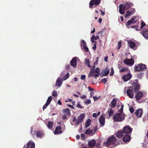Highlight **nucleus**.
<instances>
[{"label":"nucleus","instance_id":"nucleus-32","mask_svg":"<svg viewBox=\"0 0 148 148\" xmlns=\"http://www.w3.org/2000/svg\"><path fill=\"white\" fill-rule=\"evenodd\" d=\"M108 112L109 116H111L114 114V110L111 108H109L108 110Z\"/></svg>","mask_w":148,"mask_h":148},{"label":"nucleus","instance_id":"nucleus-9","mask_svg":"<svg viewBox=\"0 0 148 148\" xmlns=\"http://www.w3.org/2000/svg\"><path fill=\"white\" fill-rule=\"evenodd\" d=\"M100 0H91L89 3V7L92 8L93 5H98L100 3Z\"/></svg>","mask_w":148,"mask_h":148},{"label":"nucleus","instance_id":"nucleus-62","mask_svg":"<svg viewBox=\"0 0 148 148\" xmlns=\"http://www.w3.org/2000/svg\"><path fill=\"white\" fill-rule=\"evenodd\" d=\"M100 11L101 13V15L103 16L105 14V12H103L101 10H100Z\"/></svg>","mask_w":148,"mask_h":148},{"label":"nucleus","instance_id":"nucleus-54","mask_svg":"<svg viewBox=\"0 0 148 148\" xmlns=\"http://www.w3.org/2000/svg\"><path fill=\"white\" fill-rule=\"evenodd\" d=\"M96 44H97L96 42H95V43L94 44V45L93 47H92V49L94 50H95L96 49Z\"/></svg>","mask_w":148,"mask_h":148},{"label":"nucleus","instance_id":"nucleus-37","mask_svg":"<svg viewBox=\"0 0 148 148\" xmlns=\"http://www.w3.org/2000/svg\"><path fill=\"white\" fill-rule=\"evenodd\" d=\"M53 125V123L52 122L49 121L48 124L47 125V126L49 129H51Z\"/></svg>","mask_w":148,"mask_h":148},{"label":"nucleus","instance_id":"nucleus-16","mask_svg":"<svg viewBox=\"0 0 148 148\" xmlns=\"http://www.w3.org/2000/svg\"><path fill=\"white\" fill-rule=\"evenodd\" d=\"M85 115L84 113L80 115V116L77 118L76 124H78L82 121L83 120L84 118Z\"/></svg>","mask_w":148,"mask_h":148},{"label":"nucleus","instance_id":"nucleus-23","mask_svg":"<svg viewBox=\"0 0 148 148\" xmlns=\"http://www.w3.org/2000/svg\"><path fill=\"white\" fill-rule=\"evenodd\" d=\"M128 44L131 48L135 49V43L132 41H129L128 42Z\"/></svg>","mask_w":148,"mask_h":148},{"label":"nucleus","instance_id":"nucleus-15","mask_svg":"<svg viewBox=\"0 0 148 148\" xmlns=\"http://www.w3.org/2000/svg\"><path fill=\"white\" fill-rule=\"evenodd\" d=\"M99 122L102 126H103L105 124V119L104 117V115L102 114L100 117Z\"/></svg>","mask_w":148,"mask_h":148},{"label":"nucleus","instance_id":"nucleus-44","mask_svg":"<svg viewBox=\"0 0 148 148\" xmlns=\"http://www.w3.org/2000/svg\"><path fill=\"white\" fill-rule=\"evenodd\" d=\"M82 47L84 49L85 51L87 52L88 51V49L86 45L85 46H83V47Z\"/></svg>","mask_w":148,"mask_h":148},{"label":"nucleus","instance_id":"nucleus-17","mask_svg":"<svg viewBox=\"0 0 148 148\" xmlns=\"http://www.w3.org/2000/svg\"><path fill=\"white\" fill-rule=\"evenodd\" d=\"M77 59H78L77 57L73 58L71 61V65L73 67H75L76 66Z\"/></svg>","mask_w":148,"mask_h":148},{"label":"nucleus","instance_id":"nucleus-26","mask_svg":"<svg viewBox=\"0 0 148 148\" xmlns=\"http://www.w3.org/2000/svg\"><path fill=\"white\" fill-rule=\"evenodd\" d=\"M143 93L141 92H138L136 95V100L140 99L143 96Z\"/></svg>","mask_w":148,"mask_h":148},{"label":"nucleus","instance_id":"nucleus-57","mask_svg":"<svg viewBox=\"0 0 148 148\" xmlns=\"http://www.w3.org/2000/svg\"><path fill=\"white\" fill-rule=\"evenodd\" d=\"M67 106L71 108H73V109L74 108V107L73 105H71L70 104H67Z\"/></svg>","mask_w":148,"mask_h":148},{"label":"nucleus","instance_id":"nucleus-27","mask_svg":"<svg viewBox=\"0 0 148 148\" xmlns=\"http://www.w3.org/2000/svg\"><path fill=\"white\" fill-rule=\"evenodd\" d=\"M133 86L134 90L135 92L139 90L140 88V85L139 84L137 83H134L133 84Z\"/></svg>","mask_w":148,"mask_h":148},{"label":"nucleus","instance_id":"nucleus-10","mask_svg":"<svg viewBox=\"0 0 148 148\" xmlns=\"http://www.w3.org/2000/svg\"><path fill=\"white\" fill-rule=\"evenodd\" d=\"M119 12L122 14H123L126 9L125 6L122 4H120L119 6Z\"/></svg>","mask_w":148,"mask_h":148},{"label":"nucleus","instance_id":"nucleus-28","mask_svg":"<svg viewBox=\"0 0 148 148\" xmlns=\"http://www.w3.org/2000/svg\"><path fill=\"white\" fill-rule=\"evenodd\" d=\"M124 5L126 9H128L133 6V4L131 2H127Z\"/></svg>","mask_w":148,"mask_h":148},{"label":"nucleus","instance_id":"nucleus-42","mask_svg":"<svg viewBox=\"0 0 148 148\" xmlns=\"http://www.w3.org/2000/svg\"><path fill=\"white\" fill-rule=\"evenodd\" d=\"M86 45V42L84 40H82L81 42V47H83V46H85Z\"/></svg>","mask_w":148,"mask_h":148},{"label":"nucleus","instance_id":"nucleus-50","mask_svg":"<svg viewBox=\"0 0 148 148\" xmlns=\"http://www.w3.org/2000/svg\"><path fill=\"white\" fill-rule=\"evenodd\" d=\"M100 98V96H98L97 97L96 96H93V98L95 101L97 100L98 99H99Z\"/></svg>","mask_w":148,"mask_h":148},{"label":"nucleus","instance_id":"nucleus-39","mask_svg":"<svg viewBox=\"0 0 148 148\" xmlns=\"http://www.w3.org/2000/svg\"><path fill=\"white\" fill-rule=\"evenodd\" d=\"M77 120V119L75 117H74L73 118V122L71 123V124L72 125H74L76 124V123Z\"/></svg>","mask_w":148,"mask_h":148},{"label":"nucleus","instance_id":"nucleus-5","mask_svg":"<svg viewBox=\"0 0 148 148\" xmlns=\"http://www.w3.org/2000/svg\"><path fill=\"white\" fill-rule=\"evenodd\" d=\"M31 132L33 136L36 135V137L38 138H41L44 134L42 132H36L35 131H33L32 129L31 130Z\"/></svg>","mask_w":148,"mask_h":148},{"label":"nucleus","instance_id":"nucleus-29","mask_svg":"<svg viewBox=\"0 0 148 148\" xmlns=\"http://www.w3.org/2000/svg\"><path fill=\"white\" fill-rule=\"evenodd\" d=\"M88 144L89 146H94L96 144L95 141V140H90L88 142Z\"/></svg>","mask_w":148,"mask_h":148},{"label":"nucleus","instance_id":"nucleus-14","mask_svg":"<svg viewBox=\"0 0 148 148\" xmlns=\"http://www.w3.org/2000/svg\"><path fill=\"white\" fill-rule=\"evenodd\" d=\"M52 100V97L50 96L49 97L47 100V101L43 107V109H45L49 105Z\"/></svg>","mask_w":148,"mask_h":148},{"label":"nucleus","instance_id":"nucleus-11","mask_svg":"<svg viewBox=\"0 0 148 148\" xmlns=\"http://www.w3.org/2000/svg\"><path fill=\"white\" fill-rule=\"evenodd\" d=\"M132 77V75L128 73L123 75L122 79L125 82L129 80Z\"/></svg>","mask_w":148,"mask_h":148},{"label":"nucleus","instance_id":"nucleus-22","mask_svg":"<svg viewBox=\"0 0 148 148\" xmlns=\"http://www.w3.org/2000/svg\"><path fill=\"white\" fill-rule=\"evenodd\" d=\"M95 72L94 70L93 69H91L90 70V71L88 74V77L90 78L92 76H93L95 77V78H96L97 77H96L95 76Z\"/></svg>","mask_w":148,"mask_h":148},{"label":"nucleus","instance_id":"nucleus-33","mask_svg":"<svg viewBox=\"0 0 148 148\" xmlns=\"http://www.w3.org/2000/svg\"><path fill=\"white\" fill-rule=\"evenodd\" d=\"M123 134V132L122 131H121L118 132L116 133V136L119 138H121L122 137Z\"/></svg>","mask_w":148,"mask_h":148},{"label":"nucleus","instance_id":"nucleus-25","mask_svg":"<svg viewBox=\"0 0 148 148\" xmlns=\"http://www.w3.org/2000/svg\"><path fill=\"white\" fill-rule=\"evenodd\" d=\"M116 103V99H113L111 103L110 104V106L111 108H114Z\"/></svg>","mask_w":148,"mask_h":148},{"label":"nucleus","instance_id":"nucleus-49","mask_svg":"<svg viewBox=\"0 0 148 148\" xmlns=\"http://www.w3.org/2000/svg\"><path fill=\"white\" fill-rule=\"evenodd\" d=\"M101 81L104 84H106L107 82V79L106 78H103L102 80Z\"/></svg>","mask_w":148,"mask_h":148},{"label":"nucleus","instance_id":"nucleus-38","mask_svg":"<svg viewBox=\"0 0 148 148\" xmlns=\"http://www.w3.org/2000/svg\"><path fill=\"white\" fill-rule=\"evenodd\" d=\"M92 130H91L90 129H88L86 131L85 133L86 134H92Z\"/></svg>","mask_w":148,"mask_h":148},{"label":"nucleus","instance_id":"nucleus-19","mask_svg":"<svg viewBox=\"0 0 148 148\" xmlns=\"http://www.w3.org/2000/svg\"><path fill=\"white\" fill-rule=\"evenodd\" d=\"M123 131L125 133L128 134L132 131L131 128L128 125H127L123 128Z\"/></svg>","mask_w":148,"mask_h":148},{"label":"nucleus","instance_id":"nucleus-1","mask_svg":"<svg viewBox=\"0 0 148 148\" xmlns=\"http://www.w3.org/2000/svg\"><path fill=\"white\" fill-rule=\"evenodd\" d=\"M120 144V142H119L115 137L112 136L108 139L107 141L104 143V145L108 147H114Z\"/></svg>","mask_w":148,"mask_h":148},{"label":"nucleus","instance_id":"nucleus-45","mask_svg":"<svg viewBox=\"0 0 148 148\" xmlns=\"http://www.w3.org/2000/svg\"><path fill=\"white\" fill-rule=\"evenodd\" d=\"M141 26L140 27V29H142V28L144 26H145V23H144L143 22H141Z\"/></svg>","mask_w":148,"mask_h":148},{"label":"nucleus","instance_id":"nucleus-53","mask_svg":"<svg viewBox=\"0 0 148 148\" xmlns=\"http://www.w3.org/2000/svg\"><path fill=\"white\" fill-rule=\"evenodd\" d=\"M94 35L92 36L91 38V41L92 42V43H95V42L94 40Z\"/></svg>","mask_w":148,"mask_h":148},{"label":"nucleus","instance_id":"nucleus-6","mask_svg":"<svg viewBox=\"0 0 148 148\" xmlns=\"http://www.w3.org/2000/svg\"><path fill=\"white\" fill-rule=\"evenodd\" d=\"M124 63L127 65L132 66L133 65L134 63V60L132 58L130 59H126L124 60Z\"/></svg>","mask_w":148,"mask_h":148},{"label":"nucleus","instance_id":"nucleus-40","mask_svg":"<svg viewBox=\"0 0 148 148\" xmlns=\"http://www.w3.org/2000/svg\"><path fill=\"white\" fill-rule=\"evenodd\" d=\"M85 62L88 67H91L90 64L89 60L88 59H86L85 60Z\"/></svg>","mask_w":148,"mask_h":148},{"label":"nucleus","instance_id":"nucleus-18","mask_svg":"<svg viewBox=\"0 0 148 148\" xmlns=\"http://www.w3.org/2000/svg\"><path fill=\"white\" fill-rule=\"evenodd\" d=\"M109 70L108 68H106L103 69L101 72V75L103 76H106L108 75L109 73Z\"/></svg>","mask_w":148,"mask_h":148},{"label":"nucleus","instance_id":"nucleus-20","mask_svg":"<svg viewBox=\"0 0 148 148\" xmlns=\"http://www.w3.org/2000/svg\"><path fill=\"white\" fill-rule=\"evenodd\" d=\"M61 130L62 128L60 126L57 127L56 128L55 131L54 132V134H59L61 133L62 132Z\"/></svg>","mask_w":148,"mask_h":148},{"label":"nucleus","instance_id":"nucleus-56","mask_svg":"<svg viewBox=\"0 0 148 148\" xmlns=\"http://www.w3.org/2000/svg\"><path fill=\"white\" fill-rule=\"evenodd\" d=\"M82 99H85L86 98V95H83L80 97Z\"/></svg>","mask_w":148,"mask_h":148},{"label":"nucleus","instance_id":"nucleus-2","mask_svg":"<svg viewBox=\"0 0 148 148\" xmlns=\"http://www.w3.org/2000/svg\"><path fill=\"white\" fill-rule=\"evenodd\" d=\"M123 105L122 104L121 108L119 111V113L115 114L113 116V120L116 122H121L125 118V115L123 112Z\"/></svg>","mask_w":148,"mask_h":148},{"label":"nucleus","instance_id":"nucleus-30","mask_svg":"<svg viewBox=\"0 0 148 148\" xmlns=\"http://www.w3.org/2000/svg\"><path fill=\"white\" fill-rule=\"evenodd\" d=\"M135 18H133L131 20H129L126 23L127 26L131 24L132 23H135L136 21V20H135Z\"/></svg>","mask_w":148,"mask_h":148},{"label":"nucleus","instance_id":"nucleus-48","mask_svg":"<svg viewBox=\"0 0 148 148\" xmlns=\"http://www.w3.org/2000/svg\"><path fill=\"white\" fill-rule=\"evenodd\" d=\"M69 73H66L65 75V79H63V80H66V79H67L69 77Z\"/></svg>","mask_w":148,"mask_h":148},{"label":"nucleus","instance_id":"nucleus-7","mask_svg":"<svg viewBox=\"0 0 148 148\" xmlns=\"http://www.w3.org/2000/svg\"><path fill=\"white\" fill-rule=\"evenodd\" d=\"M142 34L146 39H148V26H145L143 29Z\"/></svg>","mask_w":148,"mask_h":148},{"label":"nucleus","instance_id":"nucleus-43","mask_svg":"<svg viewBox=\"0 0 148 148\" xmlns=\"http://www.w3.org/2000/svg\"><path fill=\"white\" fill-rule=\"evenodd\" d=\"M128 70V68L127 67H123L121 69L120 71L121 72H125L127 71Z\"/></svg>","mask_w":148,"mask_h":148},{"label":"nucleus","instance_id":"nucleus-8","mask_svg":"<svg viewBox=\"0 0 148 148\" xmlns=\"http://www.w3.org/2000/svg\"><path fill=\"white\" fill-rule=\"evenodd\" d=\"M135 10L134 8L132 9L131 10H128L126 12L125 17L127 18L132 16L135 13Z\"/></svg>","mask_w":148,"mask_h":148},{"label":"nucleus","instance_id":"nucleus-51","mask_svg":"<svg viewBox=\"0 0 148 148\" xmlns=\"http://www.w3.org/2000/svg\"><path fill=\"white\" fill-rule=\"evenodd\" d=\"M114 73V71L113 70V68L112 67L111 69V71L110 73V75L112 76V75H113V74Z\"/></svg>","mask_w":148,"mask_h":148},{"label":"nucleus","instance_id":"nucleus-47","mask_svg":"<svg viewBox=\"0 0 148 148\" xmlns=\"http://www.w3.org/2000/svg\"><path fill=\"white\" fill-rule=\"evenodd\" d=\"M77 108H81V109H82L84 107L83 106H82L81 105H80V104H77Z\"/></svg>","mask_w":148,"mask_h":148},{"label":"nucleus","instance_id":"nucleus-36","mask_svg":"<svg viewBox=\"0 0 148 148\" xmlns=\"http://www.w3.org/2000/svg\"><path fill=\"white\" fill-rule=\"evenodd\" d=\"M91 120L90 119H88L85 123V127L87 128L90 125Z\"/></svg>","mask_w":148,"mask_h":148},{"label":"nucleus","instance_id":"nucleus-59","mask_svg":"<svg viewBox=\"0 0 148 148\" xmlns=\"http://www.w3.org/2000/svg\"><path fill=\"white\" fill-rule=\"evenodd\" d=\"M97 116V114L96 113H94L92 114V116L93 117L95 118Z\"/></svg>","mask_w":148,"mask_h":148},{"label":"nucleus","instance_id":"nucleus-3","mask_svg":"<svg viewBox=\"0 0 148 148\" xmlns=\"http://www.w3.org/2000/svg\"><path fill=\"white\" fill-rule=\"evenodd\" d=\"M145 69V65L141 63L138 64L135 66L134 67V70L135 71H142Z\"/></svg>","mask_w":148,"mask_h":148},{"label":"nucleus","instance_id":"nucleus-31","mask_svg":"<svg viewBox=\"0 0 148 148\" xmlns=\"http://www.w3.org/2000/svg\"><path fill=\"white\" fill-rule=\"evenodd\" d=\"M95 73V76L96 77H98L100 74V70L98 68H97L95 71H94Z\"/></svg>","mask_w":148,"mask_h":148},{"label":"nucleus","instance_id":"nucleus-21","mask_svg":"<svg viewBox=\"0 0 148 148\" xmlns=\"http://www.w3.org/2000/svg\"><path fill=\"white\" fill-rule=\"evenodd\" d=\"M123 140L125 142H128L130 139V137L128 135H126L124 136L123 138Z\"/></svg>","mask_w":148,"mask_h":148},{"label":"nucleus","instance_id":"nucleus-63","mask_svg":"<svg viewBox=\"0 0 148 148\" xmlns=\"http://www.w3.org/2000/svg\"><path fill=\"white\" fill-rule=\"evenodd\" d=\"M58 103L59 105H61V104H62V103L60 101V100H59L58 101Z\"/></svg>","mask_w":148,"mask_h":148},{"label":"nucleus","instance_id":"nucleus-34","mask_svg":"<svg viewBox=\"0 0 148 148\" xmlns=\"http://www.w3.org/2000/svg\"><path fill=\"white\" fill-rule=\"evenodd\" d=\"M64 114L66 115H69L70 114V110L69 109H66L63 110Z\"/></svg>","mask_w":148,"mask_h":148},{"label":"nucleus","instance_id":"nucleus-4","mask_svg":"<svg viewBox=\"0 0 148 148\" xmlns=\"http://www.w3.org/2000/svg\"><path fill=\"white\" fill-rule=\"evenodd\" d=\"M126 93L127 96L130 98H132L134 97L133 88L132 87L127 88Z\"/></svg>","mask_w":148,"mask_h":148},{"label":"nucleus","instance_id":"nucleus-58","mask_svg":"<svg viewBox=\"0 0 148 148\" xmlns=\"http://www.w3.org/2000/svg\"><path fill=\"white\" fill-rule=\"evenodd\" d=\"M67 116L66 115L64 114L62 115V118L63 119H66Z\"/></svg>","mask_w":148,"mask_h":148},{"label":"nucleus","instance_id":"nucleus-64","mask_svg":"<svg viewBox=\"0 0 148 148\" xmlns=\"http://www.w3.org/2000/svg\"><path fill=\"white\" fill-rule=\"evenodd\" d=\"M81 136L82 138H84L85 136V135H84V134H81Z\"/></svg>","mask_w":148,"mask_h":148},{"label":"nucleus","instance_id":"nucleus-24","mask_svg":"<svg viewBox=\"0 0 148 148\" xmlns=\"http://www.w3.org/2000/svg\"><path fill=\"white\" fill-rule=\"evenodd\" d=\"M62 83V82L61 79H60L59 77H58L56 81V86H59L60 87Z\"/></svg>","mask_w":148,"mask_h":148},{"label":"nucleus","instance_id":"nucleus-35","mask_svg":"<svg viewBox=\"0 0 148 148\" xmlns=\"http://www.w3.org/2000/svg\"><path fill=\"white\" fill-rule=\"evenodd\" d=\"M88 89L89 91L90 92V97H92L94 94L93 91L95 90L93 88H91L90 86L88 87Z\"/></svg>","mask_w":148,"mask_h":148},{"label":"nucleus","instance_id":"nucleus-41","mask_svg":"<svg viewBox=\"0 0 148 148\" xmlns=\"http://www.w3.org/2000/svg\"><path fill=\"white\" fill-rule=\"evenodd\" d=\"M52 95L53 97H57L58 95L57 91L55 90H53L52 92Z\"/></svg>","mask_w":148,"mask_h":148},{"label":"nucleus","instance_id":"nucleus-60","mask_svg":"<svg viewBox=\"0 0 148 148\" xmlns=\"http://www.w3.org/2000/svg\"><path fill=\"white\" fill-rule=\"evenodd\" d=\"M94 39L95 40H96L99 39V37L98 36H94Z\"/></svg>","mask_w":148,"mask_h":148},{"label":"nucleus","instance_id":"nucleus-46","mask_svg":"<svg viewBox=\"0 0 148 148\" xmlns=\"http://www.w3.org/2000/svg\"><path fill=\"white\" fill-rule=\"evenodd\" d=\"M84 103L88 105L91 103V100L90 99H88Z\"/></svg>","mask_w":148,"mask_h":148},{"label":"nucleus","instance_id":"nucleus-13","mask_svg":"<svg viewBox=\"0 0 148 148\" xmlns=\"http://www.w3.org/2000/svg\"><path fill=\"white\" fill-rule=\"evenodd\" d=\"M143 111L142 109L137 110L135 112V114L136 116L138 117H140L143 114Z\"/></svg>","mask_w":148,"mask_h":148},{"label":"nucleus","instance_id":"nucleus-52","mask_svg":"<svg viewBox=\"0 0 148 148\" xmlns=\"http://www.w3.org/2000/svg\"><path fill=\"white\" fill-rule=\"evenodd\" d=\"M86 76L85 75H82L81 76V79L82 80H85L86 79Z\"/></svg>","mask_w":148,"mask_h":148},{"label":"nucleus","instance_id":"nucleus-55","mask_svg":"<svg viewBox=\"0 0 148 148\" xmlns=\"http://www.w3.org/2000/svg\"><path fill=\"white\" fill-rule=\"evenodd\" d=\"M130 112L131 113H133L134 112V109L132 107L130 108L129 109Z\"/></svg>","mask_w":148,"mask_h":148},{"label":"nucleus","instance_id":"nucleus-61","mask_svg":"<svg viewBox=\"0 0 148 148\" xmlns=\"http://www.w3.org/2000/svg\"><path fill=\"white\" fill-rule=\"evenodd\" d=\"M108 57L106 56L104 58V60L106 62H107L108 61Z\"/></svg>","mask_w":148,"mask_h":148},{"label":"nucleus","instance_id":"nucleus-12","mask_svg":"<svg viewBox=\"0 0 148 148\" xmlns=\"http://www.w3.org/2000/svg\"><path fill=\"white\" fill-rule=\"evenodd\" d=\"M23 148H26L25 147ZM26 148H35V144L32 141L28 142L27 144Z\"/></svg>","mask_w":148,"mask_h":148}]
</instances>
